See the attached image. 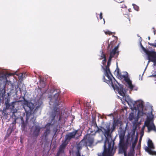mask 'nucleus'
<instances>
[{"mask_svg":"<svg viewBox=\"0 0 156 156\" xmlns=\"http://www.w3.org/2000/svg\"><path fill=\"white\" fill-rule=\"evenodd\" d=\"M119 129V153L120 154L124 153V156H126L129 141L130 138H131V141L133 140V136L135 134V131L133 132L131 137L129 134H128L126 142H125V136L126 129L124 130L121 127H120Z\"/></svg>","mask_w":156,"mask_h":156,"instance_id":"f257e3e1","label":"nucleus"},{"mask_svg":"<svg viewBox=\"0 0 156 156\" xmlns=\"http://www.w3.org/2000/svg\"><path fill=\"white\" fill-rule=\"evenodd\" d=\"M53 92H56V93L50 102V105L54 106L50 115L52 121L54 120L55 116L58 117L60 115V109L57 107L61 103L62 101L61 98L59 96L60 90L59 89H54Z\"/></svg>","mask_w":156,"mask_h":156,"instance_id":"f03ea898","label":"nucleus"},{"mask_svg":"<svg viewBox=\"0 0 156 156\" xmlns=\"http://www.w3.org/2000/svg\"><path fill=\"white\" fill-rule=\"evenodd\" d=\"M100 127L102 128L104 130L103 133L105 137L104 148L113 150L115 151L116 147H114V140L112 139L111 135L112 133L111 132L110 125L106 126V129L102 126H100Z\"/></svg>","mask_w":156,"mask_h":156,"instance_id":"7ed1b4c3","label":"nucleus"},{"mask_svg":"<svg viewBox=\"0 0 156 156\" xmlns=\"http://www.w3.org/2000/svg\"><path fill=\"white\" fill-rule=\"evenodd\" d=\"M111 57L109 56V59L107 62V64L105 68L103 66H101V68L105 71V74L107 76L108 80H106L105 77L104 76V81L108 84L109 85H111L112 87L115 89V86L117 87L116 85V83H118L115 80V78L113 76L109 69V66L111 65V62L112 59Z\"/></svg>","mask_w":156,"mask_h":156,"instance_id":"20e7f679","label":"nucleus"},{"mask_svg":"<svg viewBox=\"0 0 156 156\" xmlns=\"http://www.w3.org/2000/svg\"><path fill=\"white\" fill-rule=\"evenodd\" d=\"M81 134L82 132L80 130H74L72 132L69 133L66 135L65 140L69 141L72 139L75 138L76 135L78 137L81 135Z\"/></svg>","mask_w":156,"mask_h":156,"instance_id":"39448f33","label":"nucleus"},{"mask_svg":"<svg viewBox=\"0 0 156 156\" xmlns=\"http://www.w3.org/2000/svg\"><path fill=\"white\" fill-rule=\"evenodd\" d=\"M81 134L82 132L80 130H74L72 132L69 133L66 135L65 140L69 141L72 139L75 138L76 135L78 137L81 135Z\"/></svg>","mask_w":156,"mask_h":156,"instance_id":"423d86ee","label":"nucleus"},{"mask_svg":"<svg viewBox=\"0 0 156 156\" xmlns=\"http://www.w3.org/2000/svg\"><path fill=\"white\" fill-rule=\"evenodd\" d=\"M81 134L82 132L80 130H74L72 132L69 133L66 135L65 140L69 141L72 139L75 138L76 135L78 137L81 135Z\"/></svg>","mask_w":156,"mask_h":156,"instance_id":"0eeeda50","label":"nucleus"},{"mask_svg":"<svg viewBox=\"0 0 156 156\" xmlns=\"http://www.w3.org/2000/svg\"><path fill=\"white\" fill-rule=\"evenodd\" d=\"M147 145L148 146L144 147V149L145 151L151 155L156 156V151L152 150V149H154L155 148L152 141L150 139L148 140Z\"/></svg>","mask_w":156,"mask_h":156,"instance_id":"6e6552de","label":"nucleus"},{"mask_svg":"<svg viewBox=\"0 0 156 156\" xmlns=\"http://www.w3.org/2000/svg\"><path fill=\"white\" fill-rule=\"evenodd\" d=\"M148 56L149 62H153V65H156V52L153 51H150L148 50L146 53Z\"/></svg>","mask_w":156,"mask_h":156,"instance_id":"1a4fd4ad","label":"nucleus"},{"mask_svg":"<svg viewBox=\"0 0 156 156\" xmlns=\"http://www.w3.org/2000/svg\"><path fill=\"white\" fill-rule=\"evenodd\" d=\"M118 77L121 79H124L126 82L128 84V87L131 90H133V89L135 87L134 85L132 84V81L130 80L127 75H122L121 73V75H119Z\"/></svg>","mask_w":156,"mask_h":156,"instance_id":"9d476101","label":"nucleus"},{"mask_svg":"<svg viewBox=\"0 0 156 156\" xmlns=\"http://www.w3.org/2000/svg\"><path fill=\"white\" fill-rule=\"evenodd\" d=\"M41 129V128L38 125L35 124L31 128L30 132L33 136L37 137L39 135Z\"/></svg>","mask_w":156,"mask_h":156,"instance_id":"9b49d317","label":"nucleus"},{"mask_svg":"<svg viewBox=\"0 0 156 156\" xmlns=\"http://www.w3.org/2000/svg\"><path fill=\"white\" fill-rule=\"evenodd\" d=\"M150 119H148L145 122V125L147 127L148 132H150L151 130H153L156 132V128L155 126L153 123L150 124Z\"/></svg>","mask_w":156,"mask_h":156,"instance_id":"f8f14e48","label":"nucleus"},{"mask_svg":"<svg viewBox=\"0 0 156 156\" xmlns=\"http://www.w3.org/2000/svg\"><path fill=\"white\" fill-rule=\"evenodd\" d=\"M87 139V143L89 146H91L94 143V137L90 135H87L84 136L83 140Z\"/></svg>","mask_w":156,"mask_h":156,"instance_id":"ddd939ff","label":"nucleus"},{"mask_svg":"<svg viewBox=\"0 0 156 156\" xmlns=\"http://www.w3.org/2000/svg\"><path fill=\"white\" fill-rule=\"evenodd\" d=\"M67 144L65 142L62 143L59 146V149L57 153V156H59L60 154L62 153H64V149L66 148Z\"/></svg>","mask_w":156,"mask_h":156,"instance_id":"4468645a","label":"nucleus"},{"mask_svg":"<svg viewBox=\"0 0 156 156\" xmlns=\"http://www.w3.org/2000/svg\"><path fill=\"white\" fill-rule=\"evenodd\" d=\"M115 38V40L111 41L109 44H108L107 49L108 50L111 51L112 49V48L113 46L115 45L117 43L118 38L117 37L113 36Z\"/></svg>","mask_w":156,"mask_h":156,"instance_id":"2eb2a0df","label":"nucleus"},{"mask_svg":"<svg viewBox=\"0 0 156 156\" xmlns=\"http://www.w3.org/2000/svg\"><path fill=\"white\" fill-rule=\"evenodd\" d=\"M118 90L119 94L120 95L123 96V99L126 101L128 104H129L128 101L126 100L125 94L124 92L123 89L122 88H120L118 89Z\"/></svg>","mask_w":156,"mask_h":156,"instance_id":"dca6fc26","label":"nucleus"},{"mask_svg":"<svg viewBox=\"0 0 156 156\" xmlns=\"http://www.w3.org/2000/svg\"><path fill=\"white\" fill-rule=\"evenodd\" d=\"M104 151L102 156H111L112 154L113 150L104 148Z\"/></svg>","mask_w":156,"mask_h":156,"instance_id":"f3484780","label":"nucleus"},{"mask_svg":"<svg viewBox=\"0 0 156 156\" xmlns=\"http://www.w3.org/2000/svg\"><path fill=\"white\" fill-rule=\"evenodd\" d=\"M50 133V128H47L46 130H44V132L43 134V136L44 137V140L47 142L48 140V136Z\"/></svg>","mask_w":156,"mask_h":156,"instance_id":"a211bd4d","label":"nucleus"},{"mask_svg":"<svg viewBox=\"0 0 156 156\" xmlns=\"http://www.w3.org/2000/svg\"><path fill=\"white\" fill-rule=\"evenodd\" d=\"M110 57H111L112 58L113 57H117L119 55V51H115L113 49L111 50Z\"/></svg>","mask_w":156,"mask_h":156,"instance_id":"6ab92c4d","label":"nucleus"},{"mask_svg":"<svg viewBox=\"0 0 156 156\" xmlns=\"http://www.w3.org/2000/svg\"><path fill=\"white\" fill-rule=\"evenodd\" d=\"M93 122H92V123L94 126L95 127H96L98 129L95 131V133H100V132H102L103 133V129L102 128H101L100 127V126L99 127L97 125V124L96 123V122H94V121H93Z\"/></svg>","mask_w":156,"mask_h":156,"instance_id":"aec40b11","label":"nucleus"},{"mask_svg":"<svg viewBox=\"0 0 156 156\" xmlns=\"http://www.w3.org/2000/svg\"><path fill=\"white\" fill-rule=\"evenodd\" d=\"M26 106L27 107H28L29 108V110L28 111H27L25 109V111L27 113H28V112H29V111H30V112H31V111H32L34 108V105L32 103L30 102H29L28 105H27Z\"/></svg>","mask_w":156,"mask_h":156,"instance_id":"412c9836","label":"nucleus"},{"mask_svg":"<svg viewBox=\"0 0 156 156\" xmlns=\"http://www.w3.org/2000/svg\"><path fill=\"white\" fill-rule=\"evenodd\" d=\"M14 126H13V127L12 128H9V129L8 130L7 133L6 135V136L8 137L10 135L12 131V129H13Z\"/></svg>","mask_w":156,"mask_h":156,"instance_id":"4be33fe9","label":"nucleus"},{"mask_svg":"<svg viewBox=\"0 0 156 156\" xmlns=\"http://www.w3.org/2000/svg\"><path fill=\"white\" fill-rule=\"evenodd\" d=\"M5 104L6 106V109H9L11 107V105L10 104H9V102L8 101V100H7L6 102H5Z\"/></svg>","mask_w":156,"mask_h":156,"instance_id":"5701e85b","label":"nucleus"},{"mask_svg":"<svg viewBox=\"0 0 156 156\" xmlns=\"http://www.w3.org/2000/svg\"><path fill=\"white\" fill-rule=\"evenodd\" d=\"M134 151H133V150H130V151L128 153V156H134Z\"/></svg>","mask_w":156,"mask_h":156,"instance_id":"b1692460","label":"nucleus"},{"mask_svg":"<svg viewBox=\"0 0 156 156\" xmlns=\"http://www.w3.org/2000/svg\"><path fill=\"white\" fill-rule=\"evenodd\" d=\"M137 140H135V141L133 143H132V149H131V150H133V151H134V149L137 142Z\"/></svg>","mask_w":156,"mask_h":156,"instance_id":"393cba45","label":"nucleus"},{"mask_svg":"<svg viewBox=\"0 0 156 156\" xmlns=\"http://www.w3.org/2000/svg\"><path fill=\"white\" fill-rule=\"evenodd\" d=\"M132 5L133 6V7L134 9L136 11H138L139 9V7L134 4H133Z\"/></svg>","mask_w":156,"mask_h":156,"instance_id":"a878e982","label":"nucleus"},{"mask_svg":"<svg viewBox=\"0 0 156 156\" xmlns=\"http://www.w3.org/2000/svg\"><path fill=\"white\" fill-rule=\"evenodd\" d=\"M16 102V101L13 102L10 104L11 108H10L13 109L15 108V103Z\"/></svg>","mask_w":156,"mask_h":156,"instance_id":"bb28decb","label":"nucleus"},{"mask_svg":"<svg viewBox=\"0 0 156 156\" xmlns=\"http://www.w3.org/2000/svg\"><path fill=\"white\" fill-rule=\"evenodd\" d=\"M148 44L152 46H153L154 47H156V40H155L154 43H151L148 42Z\"/></svg>","mask_w":156,"mask_h":156,"instance_id":"cd10ccee","label":"nucleus"},{"mask_svg":"<svg viewBox=\"0 0 156 156\" xmlns=\"http://www.w3.org/2000/svg\"><path fill=\"white\" fill-rule=\"evenodd\" d=\"M96 133H95V131L92 130L90 131V133L89 134H87V135H90V136H92L94 135L95 136Z\"/></svg>","mask_w":156,"mask_h":156,"instance_id":"c85d7f7f","label":"nucleus"},{"mask_svg":"<svg viewBox=\"0 0 156 156\" xmlns=\"http://www.w3.org/2000/svg\"><path fill=\"white\" fill-rule=\"evenodd\" d=\"M140 45H141V46L142 49L145 52V53H146L147 51L148 50L146 49L145 48H144L143 47V46L142 45V44L141 43H140Z\"/></svg>","mask_w":156,"mask_h":156,"instance_id":"c756f323","label":"nucleus"},{"mask_svg":"<svg viewBox=\"0 0 156 156\" xmlns=\"http://www.w3.org/2000/svg\"><path fill=\"white\" fill-rule=\"evenodd\" d=\"M29 102H28L27 100L25 99L24 98V101H23V104L24 105H27L28 104V103Z\"/></svg>","mask_w":156,"mask_h":156,"instance_id":"7c9ffc66","label":"nucleus"},{"mask_svg":"<svg viewBox=\"0 0 156 156\" xmlns=\"http://www.w3.org/2000/svg\"><path fill=\"white\" fill-rule=\"evenodd\" d=\"M105 33L106 34H108L109 35H112V34L113 33L110 32L109 31H105Z\"/></svg>","mask_w":156,"mask_h":156,"instance_id":"2f4dec72","label":"nucleus"},{"mask_svg":"<svg viewBox=\"0 0 156 156\" xmlns=\"http://www.w3.org/2000/svg\"><path fill=\"white\" fill-rule=\"evenodd\" d=\"M143 107V104L142 103H139L137 105L138 108L140 107V108L142 109Z\"/></svg>","mask_w":156,"mask_h":156,"instance_id":"473e14b6","label":"nucleus"},{"mask_svg":"<svg viewBox=\"0 0 156 156\" xmlns=\"http://www.w3.org/2000/svg\"><path fill=\"white\" fill-rule=\"evenodd\" d=\"M115 126H112V127L111 128H110V129H111V132L112 133L113 132L114 130L115 129Z\"/></svg>","mask_w":156,"mask_h":156,"instance_id":"72a5a7b5","label":"nucleus"},{"mask_svg":"<svg viewBox=\"0 0 156 156\" xmlns=\"http://www.w3.org/2000/svg\"><path fill=\"white\" fill-rule=\"evenodd\" d=\"M106 59L105 58L102 61V63L103 64V65H105L106 64Z\"/></svg>","mask_w":156,"mask_h":156,"instance_id":"f704fd0d","label":"nucleus"},{"mask_svg":"<svg viewBox=\"0 0 156 156\" xmlns=\"http://www.w3.org/2000/svg\"><path fill=\"white\" fill-rule=\"evenodd\" d=\"M101 57L102 58H104V59L106 58V56H105V54H103V52H102V55H101Z\"/></svg>","mask_w":156,"mask_h":156,"instance_id":"c9c22d12","label":"nucleus"},{"mask_svg":"<svg viewBox=\"0 0 156 156\" xmlns=\"http://www.w3.org/2000/svg\"><path fill=\"white\" fill-rule=\"evenodd\" d=\"M119 48V45H117V46L115 47L114 49H113V50L117 51L118 50Z\"/></svg>","mask_w":156,"mask_h":156,"instance_id":"e433bc0d","label":"nucleus"},{"mask_svg":"<svg viewBox=\"0 0 156 156\" xmlns=\"http://www.w3.org/2000/svg\"><path fill=\"white\" fill-rule=\"evenodd\" d=\"M115 126V127L117 126V124L116 122H115V121H114V122L112 124V126Z\"/></svg>","mask_w":156,"mask_h":156,"instance_id":"4c0bfd02","label":"nucleus"},{"mask_svg":"<svg viewBox=\"0 0 156 156\" xmlns=\"http://www.w3.org/2000/svg\"><path fill=\"white\" fill-rule=\"evenodd\" d=\"M115 126V127L117 126V124L116 122H115V121H114V122L112 124V126Z\"/></svg>","mask_w":156,"mask_h":156,"instance_id":"58836bf2","label":"nucleus"},{"mask_svg":"<svg viewBox=\"0 0 156 156\" xmlns=\"http://www.w3.org/2000/svg\"><path fill=\"white\" fill-rule=\"evenodd\" d=\"M100 18L101 19L102 18V13L101 12L100 14Z\"/></svg>","mask_w":156,"mask_h":156,"instance_id":"ea45409f","label":"nucleus"},{"mask_svg":"<svg viewBox=\"0 0 156 156\" xmlns=\"http://www.w3.org/2000/svg\"><path fill=\"white\" fill-rule=\"evenodd\" d=\"M145 126H146L145 125V124L143 126V127L142 128V129H141L142 131H144V129L145 127Z\"/></svg>","mask_w":156,"mask_h":156,"instance_id":"a19ab883","label":"nucleus"},{"mask_svg":"<svg viewBox=\"0 0 156 156\" xmlns=\"http://www.w3.org/2000/svg\"><path fill=\"white\" fill-rule=\"evenodd\" d=\"M117 76H118L119 75H121V73H120L119 70H117Z\"/></svg>","mask_w":156,"mask_h":156,"instance_id":"79ce46f5","label":"nucleus"},{"mask_svg":"<svg viewBox=\"0 0 156 156\" xmlns=\"http://www.w3.org/2000/svg\"><path fill=\"white\" fill-rule=\"evenodd\" d=\"M22 126L23 128H24L25 126V124L24 122H23V123H22Z\"/></svg>","mask_w":156,"mask_h":156,"instance_id":"37998d69","label":"nucleus"},{"mask_svg":"<svg viewBox=\"0 0 156 156\" xmlns=\"http://www.w3.org/2000/svg\"><path fill=\"white\" fill-rule=\"evenodd\" d=\"M125 7H126V6L125 5H122V6L121 7L122 8H123Z\"/></svg>","mask_w":156,"mask_h":156,"instance_id":"c03bdc74","label":"nucleus"},{"mask_svg":"<svg viewBox=\"0 0 156 156\" xmlns=\"http://www.w3.org/2000/svg\"><path fill=\"white\" fill-rule=\"evenodd\" d=\"M51 125V124L50 123H48V124H47L46 125V126H47V125H48V126H50Z\"/></svg>","mask_w":156,"mask_h":156,"instance_id":"a18cd8bd","label":"nucleus"},{"mask_svg":"<svg viewBox=\"0 0 156 156\" xmlns=\"http://www.w3.org/2000/svg\"><path fill=\"white\" fill-rule=\"evenodd\" d=\"M134 90H137V87H135V88H134Z\"/></svg>","mask_w":156,"mask_h":156,"instance_id":"49530a36","label":"nucleus"},{"mask_svg":"<svg viewBox=\"0 0 156 156\" xmlns=\"http://www.w3.org/2000/svg\"><path fill=\"white\" fill-rule=\"evenodd\" d=\"M148 39L149 40H150V37H149V36L148 37Z\"/></svg>","mask_w":156,"mask_h":156,"instance_id":"de8ad7c7","label":"nucleus"},{"mask_svg":"<svg viewBox=\"0 0 156 156\" xmlns=\"http://www.w3.org/2000/svg\"><path fill=\"white\" fill-rule=\"evenodd\" d=\"M103 20L104 21V24H105V20L104 19H103Z\"/></svg>","mask_w":156,"mask_h":156,"instance_id":"09e8293b","label":"nucleus"},{"mask_svg":"<svg viewBox=\"0 0 156 156\" xmlns=\"http://www.w3.org/2000/svg\"><path fill=\"white\" fill-rule=\"evenodd\" d=\"M130 9H129V12H130Z\"/></svg>","mask_w":156,"mask_h":156,"instance_id":"8fccbe9b","label":"nucleus"},{"mask_svg":"<svg viewBox=\"0 0 156 156\" xmlns=\"http://www.w3.org/2000/svg\"><path fill=\"white\" fill-rule=\"evenodd\" d=\"M123 2V1H121V2H120V3H121V2Z\"/></svg>","mask_w":156,"mask_h":156,"instance_id":"3c124183","label":"nucleus"},{"mask_svg":"<svg viewBox=\"0 0 156 156\" xmlns=\"http://www.w3.org/2000/svg\"><path fill=\"white\" fill-rule=\"evenodd\" d=\"M16 120H15V122H16Z\"/></svg>","mask_w":156,"mask_h":156,"instance_id":"603ef678","label":"nucleus"}]
</instances>
